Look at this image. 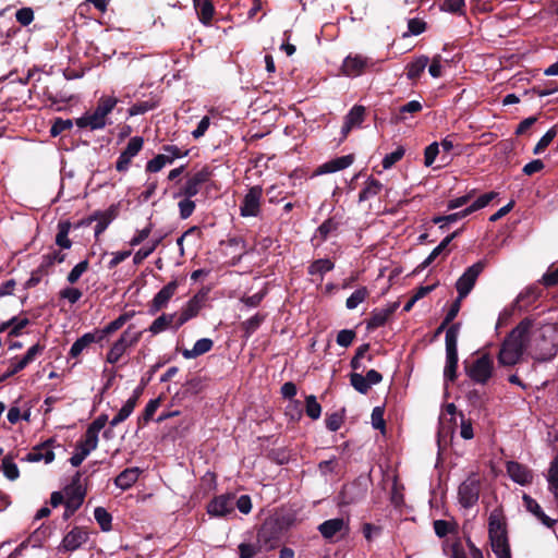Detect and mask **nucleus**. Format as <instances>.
I'll return each instance as SVG.
<instances>
[{
    "label": "nucleus",
    "instance_id": "a211bd4d",
    "mask_svg": "<svg viewBox=\"0 0 558 558\" xmlns=\"http://www.w3.org/2000/svg\"><path fill=\"white\" fill-rule=\"evenodd\" d=\"M178 289V282L175 280L167 283L151 300L149 303V314L155 315L162 308H165L172 296L175 294Z\"/></svg>",
    "mask_w": 558,
    "mask_h": 558
},
{
    "label": "nucleus",
    "instance_id": "338daca9",
    "mask_svg": "<svg viewBox=\"0 0 558 558\" xmlns=\"http://www.w3.org/2000/svg\"><path fill=\"white\" fill-rule=\"evenodd\" d=\"M167 161L168 160L165 159V157L161 156V154H158L146 163L145 170L146 172L151 173L159 172L167 165Z\"/></svg>",
    "mask_w": 558,
    "mask_h": 558
},
{
    "label": "nucleus",
    "instance_id": "6ab92c4d",
    "mask_svg": "<svg viewBox=\"0 0 558 558\" xmlns=\"http://www.w3.org/2000/svg\"><path fill=\"white\" fill-rule=\"evenodd\" d=\"M97 446L98 440L88 438L87 435H84V437L77 441L75 452L70 458V463L75 468L80 466L88 454L97 448Z\"/></svg>",
    "mask_w": 558,
    "mask_h": 558
},
{
    "label": "nucleus",
    "instance_id": "2f4dec72",
    "mask_svg": "<svg viewBox=\"0 0 558 558\" xmlns=\"http://www.w3.org/2000/svg\"><path fill=\"white\" fill-rule=\"evenodd\" d=\"M383 184L378 180L374 178H368L365 182L364 187L359 194V202H365L369 198L375 197L380 193Z\"/></svg>",
    "mask_w": 558,
    "mask_h": 558
},
{
    "label": "nucleus",
    "instance_id": "9d476101",
    "mask_svg": "<svg viewBox=\"0 0 558 558\" xmlns=\"http://www.w3.org/2000/svg\"><path fill=\"white\" fill-rule=\"evenodd\" d=\"M263 187L254 185L248 189L240 205V215L244 218L257 217L260 214Z\"/></svg>",
    "mask_w": 558,
    "mask_h": 558
},
{
    "label": "nucleus",
    "instance_id": "9b49d317",
    "mask_svg": "<svg viewBox=\"0 0 558 558\" xmlns=\"http://www.w3.org/2000/svg\"><path fill=\"white\" fill-rule=\"evenodd\" d=\"M378 61L362 54H349L342 63V72L347 76H360L365 70L374 68Z\"/></svg>",
    "mask_w": 558,
    "mask_h": 558
},
{
    "label": "nucleus",
    "instance_id": "cd10ccee",
    "mask_svg": "<svg viewBox=\"0 0 558 558\" xmlns=\"http://www.w3.org/2000/svg\"><path fill=\"white\" fill-rule=\"evenodd\" d=\"M353 162L351 155L341 156L324 163L319 168V173H331L348 168Z\"/></svg>",
    "mask_w": 558,
    "mask_h": 558
},
{
    "label": "nucleus",
    "instance_id": "7ed1b4c3",
    "mask_svg": "<svg viewBox=\"0 0 558 558\" xmlns=\"http://www.w3.org/2000/svg\"><path fill=\"white\" fill-rule=\"evenodd\" d=\"M117 104V97L101 96L98 99L94 111L85 112L82 117L75 119L76 126L78 129H87L90 131L105 129L108 124H110L108 116L113 111Z\"/></svg>",
    "mask_w": 558,
    "mask_h": 558
},
{
    "label": "nucleus",
    "instance_id": "f8f14e48",
    "mask_svg": "<svg viewBox=\"0 0 558 558\" xmlns=\"http://www.w3.org/2000/svg\"><path fill=\"white\" fill-rule=\"evenodd\" d=\"M207 294L205 292H198L191 298L186 304L182 307L181 312L177 313L175 327L180 328L185 323L196 317L203 306L205 305Z\"/></svg>",
    "mask_w": 558,
    "mask_h": 558
},
{
    "label": "nucleus",
    "instance_id": "680f3d73",
    "mask_svg": "<svg viewBox=\"0 0 558 558\" xmlns=\"http://www.w3.org/2000/svg\"><path fill=\"white\" fill-rule=\"evenodd\" d=\"M338 223L332 219L325 220L316 230L315 236H318L322 241H325L328 235L337 230Z\"/></svg>",
    "mask_w": 558,
    "mask_h": 558
},
{
    "label": "nucleus",
    "instance_id": "6e6552de",
    "mask_svg": "<svg viewBox=\"0 0 558 558\" xmlns=\"http://www.w3.org/2000/svg\"><path fill=\"white\" fill-rule=\"evenodd\" d=\"M485 268V263L480 260L472 266L468 267L465 271L459 277L456 282V289L459 300H463L474 288L477 278Z\"/></svg>",
    "mask_w": 558,
    "mask_h": 558
},
{
    "label": "nucleus",
    "instance_id": "5fc2aeb1",
    "mask_svg": "<svg viewBox=\"0 0 558 558\" xmlns=\"http://www.w3.org/2000/svg\"><path fill=\"white\" fill-rule=\"evenodd\" d=\"M157 107V101L155 100H145V101H138L134 105H132L128 112L130 117L144 114Z\"/></svg>",
    "mask_w": 558,
    "mask_h": 558
},
{
    "label": "nucleus",
    "instance_id": "f03ea898",
    "mask_svg": "<svg viewBox=\"0 0 558 558\" xmlns=\"http://www.w3.org/2000/svg\"><path fill=\"white\" fill-rule=\"evenodd\" d=\"M488 537L493 553L497 558H511L507 523L499 510H494L488 517Z\"/></svg>",
    "mask_w": 558,
    "mask_h": 558
},
{
    "label": "nucleus",
    "instance_id": "49530a36",
    "mask_svg": "<svg viewBox=\"0 0 558 558\" xmlns=\"http://www.w3.org/2000/svg\"><path fill=\"white\" fill-rule=\"evenodd\" d=\"M162 151L161 156L169 160L167 165H171L175 159L183 158L189 154L187 149L183 150L177 145H163Z\"/></svg>",
    "mask_w": 558,
    "mask_h": 558
},
{
    "label": "nucleus",
    "instance_id": "c03bdc74",
    "mask_svg": "<svg viewBox=\"0 0 558 558\" xmlns=\"http://www.w3.org/2000/svg\"><path fill=\"white\" fill-rule=\"evenodd\" d=\"M65 253L58 250H53L41 256L40 264L49 271L50 267H52L54 264L63 263L65 260Z\"/></svg>",
    "mask_w": 558,
    "mask_h": 558
},
{
    "label": "nucleus",
    "instance_id": "3c124183",
    "mask_svg": "<svg viewBox=\"0 0 558 558\" xmlns=\"http://www.w3.org/2000/svg\"><path fill=\"white\" fill-rule=\"evenodd\" d=\"M107 422H108V415H106V414L99 415L87 427L85 435H87L88 438L98 440V434L106 426Z\"/></svg>",
    "mask_w": 558,
    "mask_h": 558
},
{
    "label": "nucleus",
    "instance_id": "7c9ffc66",
    "mask_svg": "<svg viewBox=\"0 0 558 558\" xmlns=\"http://www.w3.org/2000/svg\"><path fill=\"white\" fill-rule=\"evenodd\" d=\"M459 231H454L453 233L447 235L441 240V242L430 252V254L425 258L422 263L421 267H428L440 254H442L451 241L458 235Z\"/></svg>",
    "mask_w": 558,
    "mask_h": 558
},
{
    "label": "nucleus",
    "instance_id": "72a5a7b5",
    "mask_svg": "<svg viewBox=\"0 0 558 558\" xmlns=\"http://www.w3.org/2000/svg\"><path fill=\"white\" fill-rule=\"evenodd\" d=\"M335 267V264L328 259V258H320L317 260H314L308 266V274L312 276H318L319 280L322 281L324 278V275L330 270H332Z\"/></svg>",
    "mask_w": 558,
    "mask_h": 558
},
{
    "label": "nucleus",
    "instance_id": "e433bc0d",
    "mask_svg": "<svg viewBox=\"0 0 558 558\" xmlns=\"http://www.w3.org/2000/svg\"><path fill=\"white\" fill-rule=\"evenodd\" d=\"M369 295V291L366 287H360L356 289L345 301V307L348 310H355L362 304Z\"/></svg>",
    "mask_w": 558,
    "mask_h": 558
},
{
    "label": "nucleus",
    "instance_id": "412c9836",
    "mask_svg": "<svg viewBox=\"0 0 558 558\" xmlns=\"http://www.w3.org/2000/svg\"><path fill=\"white\" fill-rule=\"evenodd\" d=\"M523 505L525 509L532 513L542 524H544L546 527H553L556 524V520L549 518L542 509L539 504L533 499L531 496L524 494L523 497Z\"/></svg>",
    "mask_w": 558,
    "mask_h": 558
},
{
    "label": "nucleus",
    "instance_id": "c85d7f7f",
    "mask_svg": "<svg viewBox=\"0 0 558 558\" xmlns=\"http://www.w3.org/2000/svg\"><path fill=\"white\" fill-rule=\"evenodd\" d=\"M214 342L209 338L198 339L191 350H184L183 356L185 359H195L203 355L211 350Z\"/></svg>",
    "mask_w": 558,
    "mask_h": 558
},
{
    "label": "nucleus",
    "instance_id": "f257e3e1",
    "mask_svg": "<svg viewBox=\"0 0 558 558\" xmlns=\"http://www.w3.org/2000/svg\"><path fill=\"white\" fill-rule=\"evenodd\" d=\"M532 326L533 320L525 318L511 330L501 343L498 353L499 364L504 366H513L521 360L530 343V331Z\"/></svg>",
    "mask_w": 558,
    "mask_h": 558
},
{
    "label": "nucleus",
    "instance_id": "a18cd8bd",
    "mask_svg": "<svg viewBox=\"0 0 558 558\" xmlns=\"http://www.w3.org/2000/svg\"><path fill=\"white\" fill-rule=\"evenodd\" d=\"M70 223L69 222H60L58 225V233L56 236V243L61 248H70L72 245V241L69 239V231H70Z\"/></svg>",
    "mask_w": 558,
    "mask_h": 558
},
{
    "label": "nucleus",
    "instance_id": "a19ab883",
    "mask_svg": "<svg viewBox=\"0 0 558 558\" xmlns=\"http://www.w3.org/2000/svg\"><path fill=\"white\" fill-rule=\"evenodd\" d=\"M265 320V316L263 314H255L251 318L246 319L242 323V328L244 331V337L248 339L262 325Z\"/></svg>",
    "mask_w": 558,
    "mask_h": 558
},
{
    "label": "nucleus",
    "instance_id": "2eb2a0df",
    "mask_svg": "<svg viewBox=\"0 0 558 558\" xmlns=\"http://www.w3.org/2000/svg\"><path fill=\"white\" fill-rule=\"evenodd\" d=\"M318 531L326 539H332L335 536L341 537L349 534V522L343 518H335L324 521L318 525Z\"/></svg>",
    "mask_w": 558,
    "mask_h": 558
},
{
    "label": "nucleus",
    "instance_id": "09e8293b",
    "mask_svg": "<svg viewBox=\"0 0 558 558\" xmlns=\"http://www.w3.org/2000/svg\"><path fill=\"white\" fill-rule=\"evenodd\" d=\"M159 405H160L159 398L149 400L148 403L146 404L142 415L138 416V424L141 426H145L153 418V416L156 413V411L158 410Z\"/></svg>",
    "mask_w": 558,
    "mask_h": 558
},
{
    "label": "nucleus",
    "instance_id": "1a4fd4ad",
    "mask_svg": "<svg viewBox=\"0 0 558 558\" xmlns=\"http://www.w3.org/2000/svg\"><path fill=\"white\" fill-rule=\"evenodd\" d=\"M213 175V171L209 167L205 166L194 174L186 178L184 184L180 187V190L174 193V197L179 198V196H196L199 192L202 184L206 183L210 177Z\"/></svg>",
    "mask_w": 558,
    "mask_h": 558
},
{
    "label": "nucleus",
    "instance_id": "b1692460",
    "mask_svg": "<svg viewBox=\"0 0 558 558\" xmlns=\"http://www.w3.org/2000/svg\"><path fill=\"white\" fill-rule=\"evenodd\" d=\"M135 315L134 311L125 312L121 314L118 318L110 322L106 325L101 330L98 331V340H102L108 335L116 332L121 329L130 319H132Z\"/></svg>",
    "mask_w": 558,
    "mask_h": 558
},
{
    "label": "nucleus",
    "instance_id": "4be33fe9",
    "mask_svg": "<svg viewBox=\"0 0 558 558\" xmlns=\"http://www.w3.org/2000/svg\"><path fill=\"white\" fill-rule=\"evenodd\" d=\"M507 473L513 482L520 485H526L533 480L532 472L526 466L514 461L507 463Z\"/></svg>",
    "mask_w": 558,
    "mask_h": 558
},
{
    "label": "nucleus",
    "instance_id": "423d86ee",
    "mask_svg": "<svg viewBox=\"0 0 558 558\" xmlns=\"http://www.w3.org/2000/svg\"><path fill=\"white\" fill-rule=\"evenodd\" d=\"M494 372V361L489 354L475 359L468 367L466 375L476 384L485 385Z\"/></svg>",
    "mask_w": 558,
    "mask_h": 558
},
{
    "label": "nucleus",
    "instance_id": "bb28decb",
    "mask_svg": "<svg viewBox=\"0 0 558 558\" xmlns=\"http://www.w3.org/2000/svg\"><path fill=\"white\" fill-rule=\"evenodd\" d=\"M194 8L197 11L199 21L207 25L214 17V5L210 0H193Z\"/></svg>",
    "mask_w": 558,
    "mask_h": 558
},
{
    "label": "nucleus",
    "instance_id": "f3484780",
    "mask_svg": "<svg viewBox=\"0 0 558 558\" xmlns=\"http://www.w3.org/2000/svg\"><path fill=\"white\" fill-rule=\"evenodd\" d=\"M234 510V495L225 494L215 497L207 506L208 514L213 517H226Z\"/></svg>",
    "mask_w": 558,
    "mask_h": 558
},
{
    "label": "nucleus",
    "instance_id": "6e6d98bb",
    "mask_svg": "<svg viewBox=\"0 0 558 558\" xmlns=\"http://www.w3.org/2000/svg\"><path fill=\"white\" fill-rule=\"evenodd\" d=\"M2 470L4 476L10 481H14L20 476L19 468L11 457L2 459Z\"/></svg>",
    "mask_w": 558,
    "mask_h": 558
},
{
    "label": "nucleus",
    "instance_id": "ddd939ff",
    "mask_svg": "<svg viewBox=\"0 0 558 558\" xmlns=\"http://www.w3.org/2000/svg\"><path fill=\"white\" fill-rule=\"evenodd\" d=\"M144 146L142 136H133L130 138L126 147L121 151L116 162V169L119 172H126L130 168L132 159L138 155Z\"/></svg>",
    "mask_w": 558,
    "mask_h": 558
},
{
    "label": "nucleus",
    "instance_id": "0e129e2a",
    "mask_svg": "<svg viewBox=\"0 0 558 558\" xmlns=\"http://www.w3.org/2000/svg\"><path fill=\"white\" fill-rule=\"evenodd\" d=\"M48 274L49 271L41 264H39V266L32 271L31 277L25 283L26 287L33 288L37 286L41 281V279L46 277Z\"/></svg>",
    "mask_w": 558,
    "mask_h": 558
},
{
    "label": "nucleus",
    "instance_id": "4d7b16f0",
    "mask_svg": "<svg viewBox=\"0 0 558 558\" xmlns=\"http://www.w3.org/2000/svg\"><path fill=\"white\" fill-rule=\"evenodd\" d=\"M496 196L497 193L495 192H489L481 195L476 201H474L470 206L466 207L469 215L486 207Z\"/></svg>",
    "mask_w": 558,
    "mask_h": 558
},
{
    "label": "nucleus",
    "instance_id": "79ce46f5",
    "mask_svg": "<svg viewBox=\"0 0 558 558\" xmlns=\"http://www.w3.org/2000/svg\"><path fill=\"white\" fill-rule=\"evenodd\" d=\"M113 218V209L96 214L95 219L97 220V223L95 226V235H100L108 228Z\"/></svg>",
    "mask_w": 558,
    "mask_h": 558
},
{
    "label": "nucleus",
    "instance_id": "20e7f679",
    "mask_svg": "<svg viewBox=\"0 0 558 558\" xmlns=\"http://www.w3.org/2000/svg\"><path fill=\"white\" fill-rule=\"evenodd\" d=\"M274 530L275 522L266 521L257 534L259 547L253 544L241 543L238 547L240 558H253L262 547L266 550L276 548L279 542V536L275 534Z\"/></svg>",
    "mask_w": 558,
    "mask_h": 558
},
{
    "label": "nucleus",
    "instance_id": "dca6fc26",
    "mask_svg": "<svg viewBox=\"0 0 558 558\" xmlns=\"http://www.w3.org/2000/svg\"><path fill=\"white\" fill-rule=\"evenodd\" d=\"M56 440L50 438L43 444H39L25 456L24 460L27 462H40L44 461L46 464L51 463L54 460L53 446Z\"/></svg>",
    "mask_w": 558,
    "mask_h": 558
},
{
    "label": "nucleus",
    "instance_id": "aec40b11",
    "mask_svg": "<svg viewBox=\"0 0 558 558\" xmlns=\"http://www.w3.org/2000/svg\"><path fill=\"white\" fill-rule=\"evenodd\" d=\"M365 108L363 106H353L344 117V123L341 129L342 138H345L352 129L360 126L364 121Z\"/></svg>",
    "mask_w": 558,
    "mask_h": 558
},
{
    "label": "nucleus",
    "instance_id": "de8ad7c7",
    "mask_svg": "<svg viewBox=\"0 0 558 558\" xmlns=\"http://www.w3.org/2000/svg\"><path fill=\"white\" fill-rule=\"evenodd\" d=\"M469 556L459 548L458 545L452 547L451 558H484V555L480 548H477L471 541L468 542Z\"/></svg>",
    "mask_w": 558,
    "mask_h": 558
},
{
    "label": "nucleus",
    "instance_id": "052dcab7",
    "mask_svg": "<svg viewBox=\"0 0 558 558\" xmlns=\"http://www.w3.org/2000/svg\"><path fill=\"white\" fill-rule=\"evenodd\" d=\"M73 123L74 122L70 119L57 118L54 120L53 124L51 125L50 134L52 136H58L62 132L71 130L73 126Z\"/></svg>",
    "mask_w": 558,
    "mask_h": 558
},
{
    "label": "nucleus",
    "instance_id": "774afa93",
    "mask_svg": "<svg viewBox=\"0 0 558 558\" xmlns=\"http://www.w3.org/2000/svg\"><path fill=\"white\" fill-rule=\"evenodd\" d=\"M355 338V332L351 329H342L337 335V344L340 347H349Z\"/></svg>",
    "mask_w": 558,
    "mask_h": 558
},
{
    "label": "nucleus",
    "instance_id": "69168bd1",
    "mask_svg": "<svg viewBox=\"0 0 558 558\" xmlns=\"http://www.w3.org/2000/svg\"><path fill=\"white\" fill-rule=\"evenodd\" d=\"M384 408L375 407L372 411V425L376 429H380L383 433L385 432V420H384Z\"/></svg>",
    "mask_w": 558,
    "mask_h": 558
},
{
    "label": "nucleus",
    "instance_id": "8fccbe9b",
    "mask_svg": "<svg viewBox=\"0 0 558 558\" xmlns=\"http://www.w3.org/2000/svg\"><path fill=\"white\" fill-rule=\"evenodd\" d=\"M558 129L557 126L550 128L538 141V143L535 145L533 153L535 155L542 154L553 142V140L557 136Z\"/></svg>",
    "mask_w": 558,
    "mask_h": 558
},
{
    "label": "nucleus",
    "instance_id": "e2e57ef3",
    "mask_svg": "<svg viewBox=\"0 0 558 558\" xmlns=\"http://www.w3.org/2000/svg\"><path fill=\"white\" fill-rule=\"evenodd\" d=\"M88 269V260L84 259L76 264L72 270L69 272L66 280L69 283L73 284L78 281L81 276Z\"/></svg>",
    "mask_w": 558,
    "mask_h": 558
},
{
    "label": "nucleus",
    "instance_id": "0eeeda50",
    "mask_svg": "<svg viewBox=\"0 0 558 558\" xmlns=\"http://www.w3.org/2000/svg\"><path fill=\"white\" fill-rule=\"evenodd\" d=\"M481 481L476 474H471L463 481L458 489L459 504L465 508L475 506L480 498Z\"/></svg>",
    "mask_w": 558,
    "mask_h": 558
},
{
    "label": "nucleus",
    "instance_id": "5701e85b",
    "mask_svg": "<svg viewBox=\"0 0 558 558\" xmlns=\"http://www.w3.org/2000/svg\"><path fill=\"white\" fill-rule=\"evenodd\" d=\"M177 318H178L177 313H172V314L163 313L151 323L148 330L153 335L161 333V332L166 331L167 329L178 330L179 328L175 327Z\"/></svg>",
    "mask_w": 558,
    "mask_h": 558
},
{
    "label": "nucleus",
    "instance_id": "39448f33",
    "mask_svg": "<svg viewBox=\"0 0 558 558\" xmlns=\"http://www.w3.org/2000/svg\"><path fill=\"white\" fill-rule=\"evenodd\" d=\"M141 337L142 331H135L132 326H129L112 343L107 352L106 361L110 364L118 363L124 353L140 341Z\"/></svg>",
    "mask_w": 558,
    "mask_h": 558
},
{
    "label": "nucleus",
    "instance_id": "bf43d9fd",
    "mask_svg": "<svg viewBox=\"0 0 558 558\" xmlns=\"http://www.w3.org/2000/svg\"><path fill=\"white\" fill-rule=\"evenodd\" d=\"M350 383L352 387L360 393H367V391L371 388L366 380V377L360 373H352L350 375Z\"/></svg>",
    "mask_w": 558,
    "mask_h": 558
},
{
    "label": "nucleus",
    "instance_id": "c756f323",
    "mask_svg": "<svg viewBox=\"0 0 558 558\" xmlns=\"http://www.w3.org/2000/svg\"><path fill=\"white\" fill-rule=\"evenodd\" d=\"M429 62L428 57L420 56L407 65V76L411 81L417 80Z\"/></svg>",
    "mask_w": 558,
    "mask_h": 558
},
{
    "label": "nucleus",
    "instance_id": "13d9d810",
    "mask_svg": "<svg viewBox=\"0 0 558 558\" xmlns=\"http://www.w3.org/2000/svg\"><path fill=\"white\" fill-rule=\"evenodd\" d=\"M405 154V149L399 146L395 151L387 154L383 159V168L385 170L390 169L393 165L400 161Z\"/></svg>",
    "mask_w": 558,
    "mask_h": 558
},
{
    "label": "nucleus",
    "instance_id": "473e14b6",
    "mask_svg": "<svg viewBox=\"0 0 558 558\" xmlns=\"http://www.w3.org/2000/svg\"><path fill=\"white\" fill-rule=\"evenodd\" d=\"M423 109L422 104L418 100H411L404 105H402L398 112L395 114L396 122H404L408 120L409 114H414L420 112Z\"/></svg>",
    "mask_w": 558,
    "mask_h": 558
},
{
    "label": "nucleus",
    "instance_id": "4468645a",
    "mask_svg": "<svg viewBox=\"0 0 558 558\" xmlns=\"http://www.w3.org/2000/svg\"><path fill=\"white\" fill-rule=\"evenodd\" d=\"M89 538V533L81 527L74 526L70 532H68L61 544L58 547L59 551H74L78 549L83 544H85Z\"/></svg>",
    "mask_w": 558,
    "mask_h": 558
},
{
    "label": "nucleus",
    "instance_id": "393cba45",
    "mask_svg": "<svg viewBox=\"0 0 558 558\" xmlns=\"http://www.w3.org/2000/svg\"><path fill=\"white\" fill-rule=\"evenodd\" d=\"M141 470L138 468H129L122 471L114 480L117 487L126 490L138 480Z\"/></svg>",
    "mask_w": 558,
    "mask_h": 558
},
{
    "label": "nucleus",
    "instance_id": "4c0bfd02",
    "mask_svg": "<svg viewBox=\"0 0 558 558\" xmlns=\"http://www.w3.org/2000/svg\"><path fill=\"white\" fill-rule=\"evenodd\" d=\"M135 409V399H128L118 414L110 421V426L116 427L120 423L124 422Z\"/></svg>",
    "mask_w": 558,
    "mask_h": 558
},
{
    "label": "nucleus",
    "instance_id": "ea45409f",
    "mask_svg": "<svg viewBox=\"0 0 558 558\" xmlns=\"http://www.w3.org/2000/svg\"><path fill=\"white\" fill-rule=\"evenodd\" d=\"M469 215L466 208L447 216H436L433 218V222L438 225L440 229H445L446 226L454 223L460 219L465 218Z\"/></svg>",
    "mask_w": 558,
    "mask_h": 558
},
{
    "label": "nucleus",
    "instance_id": "864d4df0",
    "mask_svg": "<svg viewBox=\"0 0 558 558\" xmlns=\"http://www.w3.org/2000/svg\"><path fill=\"white\" fill-rule=\"evenodd\" d=\"M305 412L312 420H318L322 415V407L317 402L316 397L310 395L305 399Z\"/></svg>",
    "mask_w": 558,
    "mask_h": 558
},
{
    "label": "nucleus",
    "instance_id": "603ef678",
    "mask_svg": "<svg viewBox=\"0 0 558 558\" xmlns=\"http://www.w3.org/2000/svg\"><path fill=\"white\" fill-rule=\"evenodd\" d=\"M182 199L178 203L180 218L187 219L192 216L196 208V204L192 201L193 196H180Z\"/></svg>",
    "mask_w": 558,
    "mask_h": 558
},
{
    "label": "nucleus",
    "instance_id": "58836bf2",
    "mask_svg": "<svg viewBox=\"0 0 558 558\" xmlns=\"http://www.w3.org/2000/svg\"><path fill=\"white\" fill-rule=\"evenodd\" d=\"M390 316L384 308H375L372 311L371 316L366 323L367 329H376L386 324Z\"/></svg>",
    "mask_w": 558,
    "mask_h": 558
},
{
    "label": "nucleus",
    "instance_id": "f704fd0d",
    "mask_svg": "<svg viewBox=\"0 0 558 558\" xmlns=\"http://www.w3.org/2000/svg\"><path fill=\"white\" fill-rule=\"evenodd\" d=\"M461 324H452L446 331V353H458V336L460 332Z\"/></svg>",
    "mask_w": 558,
    "mask_h": 558
},
{
    "label": "nucleus",
    "instance_id": "a878e982",
    "mask_svg": "<svg viewBox=\"0 0 558 558\" xmlns=\"http://www.w3.org/2000/svg\"><path fill=\"white\" fill-rule=\"evenodd\" d=\"M98 336L94 332H86L72 344L69 355L76 359L81 353L88 348L92 343L98 342Z\"/></svg>",
    "mask_w": 558,
    "mask_h": 558
},
{
    "label": "nucleus",
    "instance_id": "c9c22d12",
    "mask_svg": "<svg viewBox=\"0 0 558 558\" xmlns=\"http://www.w3.org/2000/svg\"><path fill=\"white\" fill-rule=\"evenodd\" d=\"M458 353H446L444 379L446 383L454 381L457 378Z\"/></svg>",
    "mask_w": 558,
    "mask_h": 558
},
{
    "label": "nucleus",
    "instance_id": "37998d69",
    "mask_svg": "<svg viewBox=\"0 0 558 558\" xmlns=\"http://www.w3.org/2000/svg\"><path fill=\"white\" fill-rule=\"evenodd\" d=\"M94 517L97 523L99 524L101 531L108 532L112 527V517L111 514L102 507H97L94 510Z\"/></svg>",
    "mask_w": 558,
    "mask_h": 558
}]
</instances>
